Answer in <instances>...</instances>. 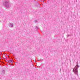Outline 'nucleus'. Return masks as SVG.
<instances>
[{"label":"nucleus","instance_id":"f257e3e1","mask_svg":"<svg viewBox=\"0 0 80 80\" xmlns=\"http://www.w3.org/2000/svg\"><path fill=\"white\" fill-rule=\"evenodd\" d=\"M77 67L78 68L79 67L78 65L77 64L76 65V66H75V68L73 69V70L72 71V72H74L75 74H76V75H77L78 76V68H77Z\"/></svg>","mask_w":80,"mask_h":80},{"label":"nucleus","instance_id":"f03ea898","mask_svg":"<svg viewBox=\"0 0 80 80\" xmlns=\"http://www.w3.org/2000/svg\"><path fill=\"white\" fill-rule=\"evenodd\" d=\"M4 6H5L7 8H9V3L8 1H5L3 3Z\"/></svg>","mask_w":80,"mask_h":80},{"label":"nucleus","instance_id":"7ed1b4c3","mask_svg":"<svg viewBox=\"0 0 80 80\" xmlns=\"http://www.w3.org/2000/svg\"><path fill=\"white\" fill-rule=\"evenodd\" d=\"M9 26L10 27H13V24H12V23H11L9 25Z\"/></svg>","mask_w":80,"mask_h":80},{"label":"nucleus","instance_id":"20e7f679","mask_svg":"<svg viewBox=\"0 0 80 80\" xmlns=\"http://www.w3.org/2000/svg\"><path fill=\"white\" fill-rule=\"evenodd\" d=\"M13 61V60H8V62H9V63H11V62H12V61Z\"/></svg>","mask_w":80,"mask_h":80},{"label":"nucleus","instance_id":"39448f33","mask_svg":"<svg viewBox=\"0 0 80 80\" xmlns=\"http://www.w3.org/2000/svg\"><path fill=\"white\" fill-rule=\"evenodd\" d=\"M36 29L37 30L38 29V27H37V26H36L35 27Z\"/></svg>","mask_w":80,"mask_h":80},{"label":"nucleus","instance_id":"423d86ee","mask_svg":"<svg viewBox=\"0 0 80 80\" xmlns=\"http://www.w3.org/2000/svg\"><path fill=\"white\" fill-rule=\"evenodd\" d=\"M2 73H5V71L4 70H2Z\"/></svg>","mask_w":80,"mask_h":80},{"label":"nucleus","instance_id":"0eeeda50","mask_svg":"<svg viewBox=\"0 0 80 80\" xmlns=\"http://www.w3.org/2000/svg\"><path fill=\"white\" fill-rule=\"evenodd\" d=\"M70 36H71V35L68 34V36H67V37H70Z\"/></svg>","mask_w":80,"mask_h":80},{"label":"nucleus","instance_id":"6e6552de","mask_svg":"<svg viewBox=\"0 0 80 80\" xmlns=\"http://www.w3.org/2000/svg\"><path fill=\"white\" fill-rule=\"evenodd\" d=\"M34 22L35 23H37V20H35Z\"/></svg>","mask_w":80,"mask_h":80},{"label":"nucleus","instance_id":"1a4fd4ad","mask_svg":"<svg viewBox=\"0 0 80 80\" xmlns=\"http://www.w3.org/2000/svg\"><path fill=\"white\" fill-rule=\"evenodd\" d=\"M77 65H78V62H77Z\"/></svg>","mask_w":80,"mask_h":80},{"label":"nucleus","instance_id":"9d476101","mask_svg":"<svg viewBox=\"0 0 80 80\" xmlns=\"http://www.w3.org/2000/svg\"><path fill=\"white\" fill-rule=\"evenodd\" d=\"M7 61H8V60H6V62H7Z\"/></svg>","mask_w":80,"mask_h":80}]
</instances>
